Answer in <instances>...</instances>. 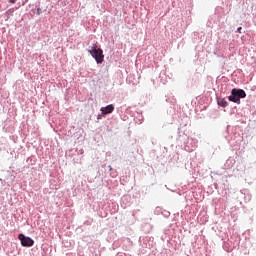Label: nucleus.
<instances>
[{
	"label": "nucleus",
	"mask_w": 256,
	"mask_h": 256,
	"mask_svg": "<svg viewBox=\"0 0 256 256\" xmlns=\"http://www.w3.org/2000/svg\"><path fill=\"white\" fill-rule=\"evenodd\" d=\"M218 105H220V107H227L229 103L225 98H222L220 101H218Z\"/></svg>",
	"instance_id": "5"
},
{
	"label": "nucleus",
	"mask_w": 256,
	"mask_h": 256,
	"mask_svg": "<svg viewBox=\"0 0 256 256\" xmlns=\"http://www.w3.org/2000/svg\"><path fill=\"white\" fill-rule=\"evenodd\" d=\"M89 53L95 59L96 63H103V59H105V55H103V50L97 47V44H93V46L89 50Z\"/></svg>",
	"instance_id": "2"
},
{
	"label": "nucleus",
	"mask_w": 256,
	"mask_h": 256,
	"mask_svg": "<svg viewBox=\"0 0 256 256\" xmlns=\"http://www.w3.org/2000/svg\"><path fill=\"white\" fill-rule=\"evenodd\" d=\"M246 97L247 93H245V90L233 88L231 95L228 97V101L236 103L237 105H241V99H245Z\"/></svg>",
	"instance_id": "1"
},
{
	"label": "nucleus",
	"mask_w": 256,
	"mask_h": 256,
	"mask_svg": "<svg viewBox=\"0 0 256 256\" xmlns=\"http://www.w3.org/2000/svg\"><path fill=\"white\" fill-rule=\"evenodd\" d=\"M242 30H243V28H242V27H239V28L237 29V32H238V33H241Z\"/></svg>",
	"instance_id": "7"
},
{
	"label": "nucleus",
	"mask_w": 256,
	"mask_h": 256,
	"mask_svg": "<svg viewBox=\"0 0 256 256\" xmlns=\"http://www.w3.org/2000/svg\"><path fill=\"white\" fill-rule=\"evenodd\" d=\"M18 239L21 241L22 247H33V245H35L33 239L26 237L23 234H19Z\"/></svg>",
	"instance_id": "3"
},
{
	"label": "nucleus",
	"mask_w": 256,
	"mask_h": 256,
	"mask_svg": "<svg viewBox=\"0 0 256 256\" xmlns=\"http://www.w3.org/2000/svg\"><path fill=\"white\" fill-rule=\"evenodd\" d=\"M9 3H11L12 5H15V3H17V0H8Z\"/></svg>",
	"instance_id": "6"
},
{
	"label": "nucleus",
	"mask_w": 256,
	"mask_h": 256,
	"mask_svg": "<svg viewBox=\"0 0 256 256\" xmlns=\"http://www.w3.org/2000/svg\"><path fill=\"white\" fill-rule=\"evenodd\" d=\"M100 111L102 115H109L110 113H113L115 111V106L113 104H110L106 107H102Z\"/></svg>",
	"instance_id": "4"
}]
</instances>
